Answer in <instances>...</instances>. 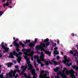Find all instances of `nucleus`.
Instances as JSON below:
<instances>
[{"label":"nucleus","instance_id":"nucleus-1","mask_svg":"<svg viewBox=\"0 0 78 78\" xmlns=\"http://www.w3.org/2000/svg\"><path fill=\"white\" fill-rule=\"evenodd\" d=\"M22 55V52H19V53H18L17 52H16L15 50H14L13 52L10 53L9 55V56L11 58H14V55L15 56H16V57H18L17 61L18 62V63H20V61H21V60H22V57L20 56L18 57V56L19 55Z\"/></svg>","mask_w":78,"mask_h":78},{"label":"nucleus","instance_id":"nucleus-2","mask_svg":"<svg viewBox=\"0 0 78 78\" xmlns=\"http://www.w3.org/2000/svg\"><path fill=\"white\" fill-rule=\"evenodd\" d=\"M27 63L29 67L28 69V70H31L30 72L32 73V75H33L34 76L33 78H36V76H37V74L35 73V69H33V67L31 64H29V63H28V61Z\"/></svg>","mask_w":78,"mask_h":78},{"label":"nucleus","instance_id":"nucleus-3","mask_svg":"<svg viewBox=\"0 0 78 78\" xmlns=\"http://www.w3.org/2000/svg\"><path fill=\"white\" fill-rule=\"evenodd\" d=\"M46 47L45 44L41 43L40 45L36 46V49L37 50H41V51H43V48Z\"/></svg>","mask_w":78,"mask_h":78},{"label":"nucleus","instance_id":"nucleus-4","mask_svg":"<svg viewBox=\"0 0 78 78\" xmlns=\"http://www.w3.org/2000/svg\"><path fill=\"white\" fill-rule=\"evenodd\" d=\"M31 56V57H33V54H31L30 52H26V54L25 55V56H24V59H26L27 64H28V63H27V61L29 64H30V59H29V58H28V56Z\"/></svg>","mask_w":78,"mask_h":78},{"label":"nucleus","instance_id":"nucleus-5","mask_svg":"<svg viewBox=\"0 0 78 78\" xmlns=\"http://www.w3.org/2000/svg\"><path fill=\"white\" fill-rule=\"evenodd\" d=\"M20 71L19 69H16L14 70H11V72L9 73V75L10 78H12L13 76H15V74L16 73V72H19Z\"/></svg>","mask_w":78,"mask_h":78},{"label":"nucleus","instance_id":"nucleus-6","mask_svg":"<svg viewBox=\"0 0 78 78\" xmlns=\"http://www.w3.org/2000/svg\"><path fill=\"white\" fill-rule=\"evenodd\" d=\"M1 47L2 48L4 49L5 50V51H4L3 52L4 53H5V52H8L9 51V48H7L6 47H5V46L4 45V42H2L1 44Z\"/></svg>","mask_w":78,"mask_h":78},{"label":"nucleus","instance_id":"nucleus-7","mask_svg":"<svg viewBox=\"0 0 78 78\" xmlns=\"http://www.w3.org/2000/svg\"><path fill=\"white\" fill-rule=\"evenodd\" d=\"M41 55H40V59H39V61H42L43 62L44 61L45 59H44V52L43 51H41Z\"/></svg>","mask_w":78,"mask_h":78},{"label":"nucleus","instance_id":"nucleus-8","mask_svg":"<svg viewBox=\"0 0 78 78\" xmlns=\"http://www.w3.org/2000/svg\"><path fill=\"white\" fill-rule=\"evenodd\" d=\"M57 75H61V76L62 78H67V77L65 76V74L64 72H61L60 71H59L57 73Z\"/></svg>","mask_w":78,"mask_h":78},{"label":"nucleus","instance_id":"nucleus-9","mask_svg":"<svg viewBox=\"0 0 78 78\" xmlns=\"http://www.w3.org/2000/svg\"><path fill=\"white\" fill-rule=\"evenodd\" d=\"M19 41V39L18 38H16V39L15 41L13 43V45L15 47H16L17 45H19V44L17 42V41Z\"/></svg>","mask_w":78,"mask_h":78},{"label":"nucleus","instance_id":"nucleus-10","mask_svg":"<svg viewBox=\"0 0 78 78\" xmlns=\"http://www.w3.org/2000/svg\"><path fill=\"white\" fill-rule=\"evenodd\" d=\"M70 58H67L66 59H64V60L63 61V62L64 63V64H66V62H70Z\"/></svg>","mask_w":78,"mask_h":78},{"label":"nucleus","instance_id":"nucleus-11","mask_svg":"<svg viewBox=\"0 0 78 78\" xmlns=\"http://www.w3.org/2000/svg\"><path fill=\"white\" fill-rule=\"evenodd\" d=\"M37 62L39 63V64H41V67H44V66H45V64H43L42 63H41V61H40L39 60V59H37Z\"/></svg>","mask_w":78,"mask_h":78},{"label":"nucleus","instance_id":"nucleus-12","mask_svg":"<svg viewBox=\"0 0 78 78\" xmlns=\"http://www.w3.org/2000/svg\"><path fill=\"white\" fill-rule=\"evenodd\" d=\"M29 47H31V48H33V47L35 46V44L33 43V42H31L29 44Z\"/></svg>","mask_w":78,"mask_h":78},{"label":"nucleus","instance_id":"nucleus-13","mask_svg":"<svg viewBox=\"0 0 78 78\" xmlns=\"http://www.w3.org/2000/svg\"><path fill=\"white\" fill-rule=\"evenodd\" d=\"M21 69H22L23 72H25V70H27V68H28V66H23L22 65V66H21Z\"/></svg>","mask_w":78,"mask_h":78},{"label":"nucleus","instance_id":"nucleus-14","mask_svg":"<svg viewBox=\"0 0 78 78\" xmlns=\"http://www.w3.org/2000/svg\"><path fill=\"white\" fill-rule=\"evenodd\" d=\"M12 64H13V63L12 62L10 63L9 62L8 63H7L6 64V65L8 67H11Z\"/></svg>","mask_w":78,"mask_h":78},{"label":"nucleus","instance_id":"nucleus-15","mask_svg":"<svg viewBox=\"0 0 78 78\" xmlns=\"http://www.w3.org/2000/svg\"><path fill=\"white\" fill-rule=\"evenodd\" d=\"M71 67H73V69H75V70H76V71H78V66H76L72 65Z\"/></svg>","mask_w":78,"mask_h":78},{"label":"nucleus","instance_id":"nucleus-16","mask_svg":"<svg viewBox=\"0 0 78 78\" xmlns=\"http://www.w3.org/2000/svg\"><path fill=\"white\" fill-rule=\"evenodd\" d=\"M47 74H44V77H42L41 75H40L39 77L40 78H49L48 76H47Z\"/></svg>","mask_w":78,"mask_h":78},{"label":"nucleus","instance_id":"nucleus-17","mask_svg":"<svg viewBox=\"0 0 78 78\" xmlns=\"http://www.w3.org/2000/svg\"><path fill=\"white\" fill-rule=\"evenodd\" d=\"M44 53L46 54V55H48L49 56L51 55V53L50 52L48 51H44Z\"/></svg>","mask_w":78,"mask_h":78},{"label":"nucleus","instance_id":"nucleus-18","mask_svg":"<svg viewBox=\"0 0 78 78\" xmlns=\"http://www.w3.org/2000/svg\"><path fill=\"white\" fill-rule=\"evenodd\" d=\"M54 53L55 55H54V57L55 56V55H57L59 54V52H58V51L57 50H55V51L54 52Z\"/></svg>","mask_w":78,"mask_h":78},{"label":"nucleus","instance_id":"nucleus-19","mask_svg":"<svg viewBox=\"0 0 78 78\" xmlns=\"http://www.w3.org/2000/svg\"><path fill=\"white\" fill-rule=\"evenodd\" d=\"M60 69V68H59L58 67H57L55 69H54V72H57Z\"/></svg>","mask_w":78,"mask_h":78},{"label":"nucleus","instance_id":"nucleus-20","mask_svg":"<svg viewBox=\"0 0 78 78\" xmlns=\"http://www.w3.org/2000/svg\"><path fill=\"white\" fill-rule=\"evenodd\" d=\"M44 61L46 66H48L49 65V61H46L44 59Z\"/></svg>","mask_w":78,"mask_h":78},{"label":"nucleus","instance_id":"nucleus-21","mask_svg":"<svg viewBox=\"0 0 78 78\" xmlns=\"http://www.w3.org/2000/svg\"><path fill=\"white\" fill-rule=\"evenodd\" d=\"M31 42V40H26L25 42L24 43V44H28V43H30Z\"/></svg>","mask_w":78,"mask_h":78},{"label":"nucleus","instance_id":"nucleus-22","mask_svg":"<svg viewBox=\"0 0 78 78\" xmlns=\"http://www.w3.org/2000/svg\"><path fill=\"white\" fill-rule=\"evenodd\" d=\"M16 51H17V52H19L20 50V49H19V45H16Z\"/></svg>","mask_w":78,"mask_h":78},{"label":"nucleus","instance_id":"nucleus-23","mask_svg":"<svg viewBox=\"0 0 78 78\" xmlns=\"http://www.w3.org/2000/svg\"><path fill=\"white\" fill-rule=\"evenodd\" d=\"M24 76L25 78H32V77H30V74H28V75H27V74H25V75H24Z\"/></svg>","mask_w":78,"mask_h":78},{"label":"nucleus","instance_id":"nucleus-24","mask_svg":"<svg viewBox=\"0 0 78 78\" xmlns=\"http://www.w3.org/2000/svg\"><path fill=\"white\" fill-rule=\"evenodd\" d=\"M19 44L20 45H22V48H24V47H25V44L22 43V42H20Z\"/></svg>","mask_w":78,"mask_h":78},{"label":"nucleus","instance_id":"nucleus-25","mask_svg":"<svg viewBox=\"0 0 78 78\" xmlns=\"http://www.w3.org/2000/svg\"><path fill=\"white\" fill-rule=\"evenodd\" d=\"M44 71H42L40 73V75L41 76V78H42V77H43V76L44 77Z\"/></svg>","mask_w":78,"mask_h":78},{"label":"nucleus","instance_id":"nucleus-26","mask_svg":"<svg viewBox=\"0 0 78 78\" xmlns=\"http://www.w3.org/2000/svg\"><path fill=\"white\" fill-rule=\"evenodd\" d=\"M9 3V2H7L6 3V4H5L3 5V6L4 7H5V6H9V4L8 3Z\"/></svg>","mask_w":78,"mask_h":78},{"label":"nucleus","instance_id":"nucleus-27","mask_svg":"<svg viewBox=\"0 0 78 78\" xmlns=\"http://www.w3.org/2000/svg\"><path fill=\"white\" fill-rule=\"evenodd\" d=\"M45 45H46V46L45 48L47 47H48V45H50V42H49L48 41V42H46V43L45 44Z\"/></svg>","mask_w":78,"mask_h":78},{"label":"nucleus","instance_id":"nucleus-28","mask_svg":"<svg viewBox=\"0 0 78 78\" xmlns=\"http://www.w3.org/2000/svg\"><path fill=\"white\" fill-rule=\"evenodd\" d=\"M49 41V39L47 38L45 39H44V42H48Z\"/></svg>","mask_w":78,"mask_h":78},{"label":"nucleus","instance_id":"nucleus-29","mask_svg":"<svg viewBox=\"0 0 78 78\" xmlns=\"http://www.w3.org/2000/svg\"><path fill=\"white\" fill-rule=\"evenodd\" d=\"M72 63H69V64L68 63H67L66 64V66H68V67H70V66L72 65Z\"/></svg>","mask_w":78,"mask_h":78},{"label":"nucleus","instance_id":"nucleus-30","mask_svg":"<svg viewBox=\"0 0 78 78\" xmlns=\"http://www.w3.org/2000/svg\"><path fill=\"white\" fill-rule=\"evenodd\" d=\"M69 70H66V73L67 75H69Z\"/></svg>","mask_w":78,"mask_h":78},{"label":"nucleus","instance_id":"nucleus-31","mask_svg":"<svg viewBox=\"0 0 78 78\" xmlns=\"http://www.w3.org/2000/svg\"><path fill=\"white\" fill-rule=\"evenodd\" d=\"M54 66H57L58 65V63H57V62L55 61L54 62Z\"/></svg>","mask_w":78,"mask_h":78},{"label":"nucleus","instance_id":"nucleus-32","mask_svg":"<svg viewBox=\"0 0 78 78\" xmlns=\"http://www.w3.org/2000/svg\"><path fill=\"white\" fill-rule=\"evenodd\" d=\"M44 72L45 73V74H46V75H47V73H49V72L47 70H45Z\"/></svg>","mask_w":78,"mask_h":78},{"label":"nucleus","instance_id":"nucleus-33","mask_svg":"<svg viewBox=\"0 0 78 78\" xmlns=\"http://www.w3.org/2000/svg\"><path fill=\"white\" fill-rule=\"evenodd\" d=\"M37 38H35L34 40L35 44H36V43H37Z\"/></svg>","mask_w":78,"mask_h":78},{"label":"nucleus","instance_id":"nucleus-34","mask_svg":"<svg viewBox=\"0 0 78 78\" xmlns=\"http://www.w3.org/2000/svg\"><path fill=\"white\" fill-rule=\"evenodd\" d=\"M64 70L62 72H64H64H65V71H66V70H67V68L65 67L63 68Z\"/></svg>","mask_w":78,"mask_h":78},{"label":"nucleus","instance_id":"nucleus-35","mask_svg":"<svg viewBox=\"0 0 78 78\" xmlns=\"http://www.w3.org/2000/svg\"><path fill=\"white\" fill-rule=\"evenodd\" d=\"M3 14V13L2 11H0V17L1 16H2V15Z\"/></svg>","mask_w":78,"mask_h":78},{"label":"nucleus","instance_id":"nucleus-36","mask_svg":"<svg viewBox=\"0 0 78 78\" xmlns=\"http://www.w3.org/2000/svg\"><path fill=\"white\" fill-rule=\"evenodd\" d=\"M69 53L72 54V55H73V51L72 50H70L69 51Z\"/></svg>","mask_w":78,"mask_h":78},{"label":"nucleus","instance_id":"nucleus-37","mask_svg":"<svg viewBox=\"0 0 78 78\" xmlns=\"http://www.w3.org/2000/svg\"><path fill=\"white\" fill-rule=\"evenodd\" d=\"M21 74H22V75H24V77H25V74H26V73H24V72L23 71H22L21 72Z\"/></svg>","mask_w":78,"mask_h":78},{"label":"nucleus","instance_id":"nucleus-38","mask_svg":"<svg viewBox=\"0 0 78 78\" xmlns=\"http://www.w3.org/2000/svg\"><path fill=\"white\" fill-rule=\"evenodd\" d=\"M57 60H59V59H60V57H59V56H57Z\"/></svg>","mask_w":78,"mask_h":78},{"label":"nucleus","instance_id":"nucleus-39","mask_svg":"<svg viewBox=\"0 0 78 78\" xmlns=\"http://www.w3.org/2000/svg\"><path fill=\"white\" fill-rule=\"evenodd\" d=\"M9 2L8 3V4L9 3H10V4H12V2H11V0H9Z\"/></svg>","mask_w":78,"mask_h":78},{"label":"nucleus","instance_id":"nucleus-40","mask_svg":"<svg viewBox=\"0 0 78 78\" xmlns=\"http://www.w3.org/2000/svg\"><path fill=\"white\" fill-rule=\"evenodd\" d=\"M34 66H35V67H37V64H36V62H34Z\"/></svg>","mask_w":78,"mask_h":78},{"label":"nucleus","instance_id":"nucleus-41","mask_svg":"<svg viewBox=\"0 0 78 78\" xmlns=\"http://www.w3.org/2000/svg\"><path fill=\"white\" fill-rule=\"evenodd\" d=\"M75 34L73 33L71 34V35L72 36H75Z\"/></svg>","mask_w":78,"mask_h":78},{"label":"nucleus","instance_id":"nucleus-42","mask_svg":"<svg viewBox=\"0 0 78 78\" xmlns=\"http://www.w3.org/2000/svg\"><path fill=\"white\" fill-rule=\"evenodd\" d=\"M39 56L35 55L34 57V58H37Z\"/></svg>","mask_w":78,"mask_h":78},{"label":"nucleus","instance_id":"nucleus-43","mask_svg":"<svg viewBox=\"0 0 78 78\" xmlns=\"http://www.w3.org/2000/svg\"><path fill=\"white\" fill-rule=\"evenodd\" d=\"M15 67L16 68V69H18L19 68V66H15Z\"/></svg>","mask_w":78,"mask_h":78},{"label":"nucleus","instance_id":"nucleus-44","mask_svg":"<svg viewBox=\"0 0 78 78\" xmlns=\"http://www.w3.org/2000/svg\"><path fill=\"white\" fill-rule=\"evenodd\" d=\"M64 59H67V56H64Z\"/></svg>","mask_w":78,"mask_h":78},{"label":"nucleus","instance_id":"nucleus-45","mask_svg":"<svg viewBox=\"0 0 78 78\" xmlns=\"http://www.w3.org/2000/svg\"><path fill=\"white\" fill-rule=\"evenodd\" d=\"M54 50H58V47H56L55 48H54Z\"/></svg>","mask_w":78,"mask_h":78},{"label":"nucleus","instance_id":"nucleus-46","mask_svg":"<svg viewBox=\"0 0 78 78\" xmlns=\"http://www.w3.org/2000/svg\"><path fill=\"white\" fill-rule=\"evenodd\" d=\"M57 44H59V40H58L57 41Z\"/></svg>","mask_w":78,"mask_h":78},{"label":"nucleus","instance_id":"nucleus-47","mask_svg":"<svg viewBox=\"0 0 78 78\" xmlns=\"http://www.w3.org/2000/svg\"><path fill=\"white\" fill-rule=\"evenodd\" d=\"M0 58H2V55L1 54V53H0Z\"/></svg>","mask_w":78,"mask_h":78},{"label":"nucleus","instance_id":"nucleus-48","mask_svg":"<svg viewBox=\"0 0 78 78\" xmlns=\"http://www.w3.org/2000/svg\"><path fill=\"white\" fill-rule=\"evenodd\" d=\"M49 64H51H51H52V63H51V62L50 61H49Z\"/></svg>","mask_w":78,"mask_h":78},{"label":"nucleus","instance_id":"nucleus-49","mask_svg":"<svg viewBox=\"0 0 78 78\" xmlns=\"http://www.w3.org/2000/svg\"><path fill=\"white\" fill-rule=\"evenodd\" d=\"M73 55L74 56H76V53H75L74 54H73Z\"/></svg>","mask_w":78,"mask_h":78},{"label":"nucleus","instance_id":"nucleus-50","mask_svg":"<svg viewBox=\"0 0 78 78\" xmlns=\"http://www.w3.org/2000/svg\"><path fill=\"white\" fill-rule=\"evenodd\" d=\"M31 60H32V61H34V58H33V57H32V58H31Z\"/></svg>","mask_w":78,"mask_h":78},{"label":"nucleus","instance_id":"nucleus-51","mask_svg":"<svg viewBox=\"0 0 78 78\" xmlns=\"http://www.w3.org/2000/svg\"><path fill=\"white\" fill-rule=\"evenodd\" d=\"M59 78V76H55V78Z\"/></svg>","mask_w":78,"mask_h":78},{"label":"nucleus","instance_id":"nucleus-52","mask_svg":"<svg viewBox=\"0 0 78 78\" xmlns=\"http://www.w3.org/2000/svg\"><path fill=\"white\" fill-rule=\"evenodd\" d=\"M72 76L74 78H76V77L75 76V75H73V76Z\"/></svg>","mask_w":78,"mask_h":78},{"label":"nucleus","instance_id":"nucleus-53","mask_svg":"<svg viewBox=\"0 0 78 78\" xmlns=\"http://www.w3.org/2000/svg\"><path fill=\"white\" fill-rule=\"evenodd\" d=\"M6 2V0H2V2L4 3V2Z\"/></svg>","mask_w":78,"mask_h":78},{"label":"nucleus","instance_id":"nucleus-54","mask_svg":"<svg viewBox=\"0 0 78 78\" xmlns=\"http://www.w3.org/2000/svg\"><path fill=\"white\" fill-rule=\"evenodd\" d=\"M25 49L24 48H23L22 50V51H25Z\"/></svg>","mask_w":78,"mask_h":78},{"label":"nucleus","instance_id":"nucleus-55","mask_svg":"<svg viewBox=\"0 0 78 78\" xmlns=\"http://www.w3.org/2000/svg\"><path fill=\"white\" fill-rule=\"evenodd\" d=\"M9 8H12V6H9Z\"/></svg>","mask_w":78,"mask_h":78},{"label":"nucleus","instance_id":"nucleus-56","mask_svg":"<svg viewBox=\"0 0 78 78\" xmlns=\"http://www.w3.org/2000/svg\"><path fill=\"white\" fill-rule=\"evenodd\" d=\"M56 43H55L54 44V47H56Z\"/></svg>","mask_w":78,"mask_h":78},{"label":"nucleus","instance_id":"nucleus-57","mask_svg":"<svg viewBox=\"0 0 78 78\" xmlns=\"http://www.w3.org/2000/svg\"><path fill=\"white\" fill-rule=\"evenodd\" d=\"M13 62L15 63V64H16V61H14Z\"/></svg>","mask_w":78,"mask_h":78},{"label":"nucleus","instance_id":"nucleus-58","mask_svg":"<svg viewBox=\"0 0 78 78\" xmlns=\"http://www.w3.org/2000/svg\"><path fill=\"white\" fill-rule=\"evenodd\" d=\"M61 54L62 55H63V54H64V52H61Z\"/></svg>","mask_w":78,"mask_h":78},{"label":"nucleus","instance_id":"nucleus-59","mask_svg":"<svg viewBox=\"0 0 78 78\" xmlns=\"http://www.w3.org/2000/svg\"><path fill=\"white\" fill-rule=\"evenodd\" d=\"M5 46H7V45H8V44L5 43Z\"/></svg>","mask_w":78,"mask_h":78},{"label":"nucleus","instance_id":"nucleus-60","mask_svg":"<svg viewBox=\"0 0 78 78\" xmlns=\"http://www.w3.org/2000/svg\"><path fill=\"white\" fill-rule=\"evenodd\" d=\"M36 70L37 71H38L39 70V68H37Z\"/></svg>","mask_w":78,"mask_h":78},{"label":"nucleus","instance_id":"nucleus-61","mask_svg":"<svg viewBox=\"0 0 78 78\" xmlns=\"http://www.w3.org/2000/svg\"><path fill=\"white\" fill-rule=\"evenodd\" d=\"M51 62H54L55 61L53 60H52L51 61Z\"/></svg>","mask_w":78,"mask_h":78},{"label":"nucleus","instance_id":"nucleus-62","mask_svg":"<svg viewBox=\"0 0 78 78\" xmlns=\"http://www.w3.org/2000/svg\"><path fill=\"white\" fill-rule=\"evenodd\" d=\"M28 50V51H31V49H29Z\"/></svg>","mask_w":78,"mask_h":78},{"label":"nucleus","instance_id":"nucleus-63","mask_svg":"<svg viewBox=\"0 0 78 78\" xmlns=\"http://www.w3.org/2000/svg\"><path fill=\"white\" fill-rule=\"evenodd\" d=\"M8 75H9V74H8V73H7L6 74V75H7V76H8Z\"/></svg>","mask_w":78,"mask_h":78},{"label":"nucleus","instance_id":"nucleus-64","mask_svg":"<svg viewBox=\"0 0 78 78\" xmlns=\"http://www.w3.org/2000/svg\"><path fill=\"white\" fill-rule=\"evenodd\" d=\"M76 76H78V74H77V73H76Z\"/></svg>","mask_w":78,"mask_h":78}]
</instances>
